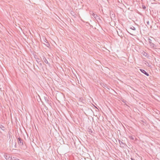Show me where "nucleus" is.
Returning a JSON list of instances; mask_svg holds the SVG:
<instances>
[{
	"instance_id": "1",
	"label": "nucleus",
	"mask_w": 160,
	"mask_h": 160,
	"mask_svg": "<svg viewBox=\"0 0 160 160\" xmlns=\"http://www.w3.org/2000/svg\"><path fill=\"white\" fill-rule=\"evenodd\" d=\"M18 140V143L21 147L23 146V140L20 137L17 138Z\"/></svg>"
},
{
	"instance_id": "2",
	"label": "nucleus",
	"mask_w": 160,
	"mask_h": 160,
	"mask_svg": "<svg viewBox=\"0 0 160 160\" xmlns=\"http://www.w3.org/2000/svg\"><path fill=\"white\" fill-rule=\"evenodd\" d=\"M5 158L7 160H13V158L10 155H7L5 156Z\"/></svg>"
},
{
	"instance_id": "3",
	"label": "nucleus",
	"mask_w": 160,
	"mask_h": 160,
	"mask_svg": "<svg viewBox=\"0 0 160 160\" xmlns=\"http://www.w3.org/2000/svg\"><path fill=\"white\" fill-rule=\"evenodd\" d=\"M148 42L151 47L152 48L154 47V44L152 42V40L150 38L148 39Z\"/></svg>"
},
{
	"instance_id": "4",
	"label": "nucleus",
	"mask_w": 160,
	"mask_h": 160,
	"mask_svg": "<svg viewBox=\"0 0 160 160\" xmlns=\"http://www.w3.org/2000/svg\"><path fill=\"white\" fill-rule=\"evenodd\" d=\"M140 70L142 73H144L147 76H149V74L147 72H146V71L145 70L141 69H140Z\"/></svg>"
},
{
	"instance_id": "5",
	"label": "nucleus",
	"mask_w": 160,
	"mask_h": 160,
	"mask_svg": "<svg viewBox=\"0 0 160 160\" xmlns=\"http://www.w3.org/2000/svg\"><path fill=\"white\" fill-rule=\"evenodd\" d=\"M118 30H119V31H117L118 35L120 37H122V31L120 29H119Z\"/></svg>"
},
{
	"instance_id": "6",
	"label": "nucleus",
	"mask_w": 160,
	"mask_h": 160,
	"mask_svg": "<svg viewBox=\"0 0 160 160\" xmlns=\"http://www.w3.org/2000/svg\"><path fill=\"white\" fill-rule=\"evenodd\" d=\"M90 14L92 15L94 18L96 17L97 15L94 13L93 11H91L90 12Z\"/></svg>"
},
{
	"instance_id": "7",
	"label": "nucleus",
	"mask_w": 160,
	"mask_h": 160,
	"mask_svg": "<svg viewBox=\"0 0 160 160\" xmlns=\"http://www.w3.org/2000/svg\"><path fill=\"white\" fill-rule=\"evenodd\" d=\"M42 59H43V60L44 61V62H45V63L46 64H49V63L47 59L44 57H43Z\"/></svg>"
},
{
	"instance_id": "8",
	"label": "nucleus",
	"mask_w": 160,
	"mask_h": 160,
	"mask_svg": "<svg viewBox=\"0 0 160 160\" xmlns=\"http://www.w3.org/2000/svg\"><path fill=\"white\" fill-rule=\"evenodd\" d=\"M45 43H44V44L47 47H49L50 46L49 43L48 42H47L46 41H45Z\"/></svg>"
},
{
	"instance_id": "9",
	"label": "nucleus",
	"mask_w": 160,
	"mask_h": 160,
	"mask_svg": "<svg viewBox=\"0 0 160 160\" xmlns=\"http://www.w3.org/2000/svg\"><path fill=\"white\" fill-rule=\"evenodd\" d=\"M141 53L145 57H146L147 56V55H148L147 53L144 52V51H143Z\"/></svg>"
},
{
	"instance_id": "10",
	"label": "nucleus",
	"mask_w": 160,
	"mask_h": 160,
	"mask_svg": "<svg viewBox=\"0 0 160 160\" xmlns=\"http://www.w3.org/2000/svg\"><path fill=\"white\" fill-rule=\"evenodd\" d=\"M0 128L3 130L4 131L5 129V128L2 125H0Z\"/></svg>"
},
{
	"instance_id": "11",
	"label": "nucleus",
	"mask_w": 160,
	"mask_h": 160,
	"mask_svg": "<svg viewBox=\"0 0 160 160\" xmlns=\"http://www.w3.org/2000/svg\"><path fill=\"white\" fill-rule=\"evenodd\" d=\"M118 141L120 145H121L122 144V145H125V144L122 142L120 140H118Z\"/></svg>"
},
{
	"instance_id": "12",
	"label": "nucleus",
	"mask_w": 160,
	"mask_h": 160,
	"mask_svg": "<svg viewBox=\"0 0 160 160\" xmlns=\"http://www.w3.org/2000/svg\"><path fill=\"white\" fill-rule=\"evenodd\" d=\"M88 131L90 133L92 132V131L91 128H88Z\"/></svg>"
},
{
	"instance_id": "13",
	"label": "nucleus",
	"mask_w": 160,
	"mask_h": 160,
	"mask_svg": "<svg viewBox=\"0 0 160 160\" xmlns=\"http://www.w3.org/2000/svg\"><path fill=\"white\" fill-rule=\"evenodd\" d=\"M95 18L97 20H101L100 18L97 15V16H96V17Z\"/></svg>"
},
{
	"instance_id": "14",
	"label": "nucleus",
	"mask_w": 160,
	"mask_h": 160,
	"mask_svg": "<svg viewBox=\"0 0 160 160\" xmlns=\"http://www.w3.org/2000/svg\"><path fill=\"white\" fill-rule=\"evenodd\" d=\"M130 28L133 30H136V28H135L133 26H132Z\"/></svg>"
},
{
	"instance_id": "15",
	"label": "nucleus",
	"mask_w": 160,
	"mask_h": 160,
	"mask_svg": "<svg viewBox=\"0 0 160 160\" xmlns=\"http://www.w3.org/2000/svg\"><path fill=\"white\" fill-rule=\"evenodd\" d=\"M129 138L131 139H132V140L134 139V138L132 136H129Z\"/></svg>"
},
{
	"instance_id": "16",
	"label": "nucleus",
	"mask_w": 160,
	"mask_h": 160,
	"mask_svg": "<svg viewBox=\"0 0 160 160\" xmlns=\"http://www.w3.org/2000/svg\"><path fill=\"white\" fill-rule=\"evenodd\" d=\"M142 8L144 10H145L146 8V6L144 5H142Z\"/></svg>"
},
{
	"instance_id": "17",
	"label": "nucleus",
	"mask_w": 160,
	"mask_h": 160,
	"mask_svg": "<svg viewBox=\"0 0 160 160\" xmlns=\"http://www.w3.org/2000/svg\"><path fill=\"white\" fill-rule=\"evenodd\" d=\"M103 87H104V88H105V87H106V88H108V89H109V88H108L107 87V86H106V85H103Z\"/></svg>"
},
{
	"instance_id": "18",
	"label": "nucleus",
	"mask_w": 160,
	"mask_h": 160,
	"mask_svg": "<svg viewBox=\"0 0 160 160\" xmlns=\"http://www.w3.org/2000/svg\"><path fill=\"white\" fill-rule=\"evenodd\" d=\"M147 25H149V21H147Z\"/></svg>"
},
{
	"instance_id": "19",
	"label": "nucleus",
	"mask_w": 160,
	"mask_h": 160,
	"mask_svg": "<svg viewBox=\"0 0 160 160\" xmlns=\"http://www.w3.org/2000/svg\"><path fill=\"white\" fill-rule=\"evenodd\" d=\"M47 102L48 103V104H49V103H50V101L48 99L47 100Z\"/></svg>"
},
{
	"instance_id": "20",
	"label": "nucleus",
	"mask_w": 160,
	"mask_h": 160,
	"mask_svg": "<svg viewBox=\"0 0 160 160\" xmlns=\"http://www.w3.org/2000/svg\"><path fill=\"white\" fill-rule=\"evenodd\" d=\"M40 60V59H39V58H38L37 59V61H38H38L39 62Z\"/></svg>"
},
{
	"instance_id": "21",
	"label": "nucleus",
	"mask_w": 160,
	"mask_h": 160,
	"mask_svg": "<svg viewBox=\"0 0 160 160\" xmlns=\"http://www.w3.org/2000/svg\"><path fill=\"white\" fill-rule=\"evenodd\" d=\"M131 160H135L134 158H131Z\"/></svg>"
}]
</instances>
